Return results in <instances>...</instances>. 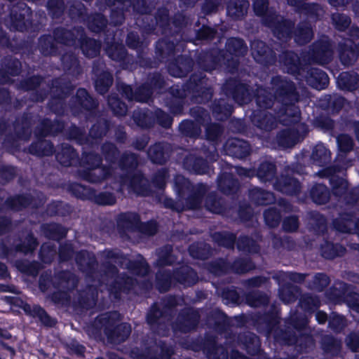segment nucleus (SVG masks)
<instances>
[{
    "instance_id": "nucleus-1",
    "label": "nucleus",
    "mask_w": 359,
    "mask_h": 359,
    "mask_svg": "<svg viewBox=\"0 0 359 359\" xmlns=\"http://www.w3.org/2000/svg\"><path fill=\"white\" fill-rule=\"evenodd\" d=\"M271 92L257 88L254 95L259 109L252 113L251 120L261 130L270 131L278 123L292 128L281 130L276 137L277 144L282 148L293 147L304 139L309 132L308 126L299 122L301 112L297 104L307 97L306 90L300 95L294 83L286 77L277 76L271 81Z\"/></svg>"
},
{
    "instance_id": "nucleus-2",
    "label": "nucleus",
    "mask_w": 359,
    "mask_h": 359,
    "mask_svg": "<svg viewBox=\"0 0 359 359\" xmlns=\"http://www.w3.org/2000/svg\"><path fill=\"white\" fill-rule=\"evenodd\" d=\"M102 152L107 162L110 164V168L100 167L102 158L93 152L83 151L82 158L79 162L82 170L78 171V176L87 182L98 183L101 181L114 178V189L118 192H123L126 188L129 193H134L140 196H148L150 190L148 187V182L140 172L135 169L138 164L137 156L133 153H124L118 163L116 170L119 171L117 178L114 176L111 169L116 164L118 150L116 147L109 142L102 146Z\"/></svg>"
},
{
    "instance_id": "nucleus-3",
    "label": "nucleus",
    "mask_w": 359,
    "mask_h": 359,
    "mask_svg": "<svg viewBox=\"0 0 359 359\" xmlns=\"http://www.w3.org/2000/svg\"><path fill=\"white\" fill-rule=\"evenodd\" d=\"M102 257L104 259V273L102 275L101 280H99L100 291L102 292L104 285L109 297L115 300L121 299V293L128 294L130 290L137 292V287H140L137 280L128 276H118L114 264L128 269L132 274L144 276L149 272V266L144 257L138 255L135 260L132 261L117 250H104Z\"/></svg>"
},
{
    "instance_id": "nucleus-4",
    "label": "nucleus",
    "mask_w": 359,
    "mask_h": 359,
    "mask_svg": "<svg viewBox=\"0 0 359 359\" xmlns=\"http://www.w3.org/2000/svg\"><path fill=\"white\" fill-rule=\"evenodd\" d=\"M39 49L43 55L56 54L59 48L63 46H78L83 55L88 57H94L100 53L101 43L100 41L88 39L81 27L74 28L67 31L63 28H57L54 31L53 38L50 35H44L40 38Z\"/></svg>"
},
{
    "instance_id": "nucleus-5",
    "label": "nucleus",
    "mask_w": 359,
    "mask_h": 359,
    "mask_svg": "<svg viewBox=\"0 0 359 359\" xmlns=\"http://www.w3.org/2000/svg\"><path fill=\"white\" fill-rule=\"evenodd\" d=\"M147 0H105L106 4L111 8V22L114 25L121 24L124 20V12H130V9L133 12L140 14L136 20V25L142 27L146 32H149L156 29V26H159L162 29L163 34H167L168 29H171L168 18V11L166 8H162L158 10L156 18L155 25L151 24H145L144 20H148L150 16L147 14L151 11L147 6Z\"/></svg>"
},
{
    "instance_id": "nucleus-6",
    "label": "nucleus",
    "mask_w": 359,
    "mask_h": 359,
    "mask_svg": "<svg viewBox=\"0 0 359 359\" xmlns=\"http://www.w3.org/2000/svg\"><path fill=\"white\" fill-rule=\"evenodd\" d=\"M174 189L177 196V201L165 198L163 201L165 207L180 212L186 209H198L201 206L203 198L208 191L204 184H192L182 175L175 177Z\"/></svg>"
},
{
    "instance_id": "nucleus-7",
    "label": "nucleus",
    "mask_w": 359,
    "mask_h": 359,
    "mask_svg": "<svg viewBox=\"0 0 359 359\" xmlns=\"http://www.w3.org/2000/svg\"><path fill=\"white\" fill-rule=\"evenodd\" d=\"M205 76L194 74L190 78L189 82L184 86L175 85L170 88L169 93L172 95V101L166 105L174 114H182L183 110V98L192 93L196 102H205L211 99L212 89L208 86Z\"/></svg>"
},
{
    "instance_id": "nucleus-8",
    "label": "nucleus",
    "mask_w": 359,
    "mask_h": 359,
    "mask_svg": "<svg viewBox=\"0 0 359 359\" xmlns=\"http://www.w3.org/2000/svg\"><path fill=\"white\" fill-rule=\"evenodd\" d=\"M279 62L287 73L294 75L297 80L305 81L313 88L322 90L329 83L328 76L325 72L309 65L302 66L300 57L293 52H283L279 57Z\"/></svg>"
},
{
    "instance_id": "nucleus-9",
    "label": "nucleus",
    "mask_w": 359,
    "mask_h": 359,
    "mask_svg": "<svg viewBox=\"0 0 359 359\" xmlns=\"http://www.w3.org/2000/svg\"><path fill=\"white\" fill-rule=\"evenodd\" d=\"M226 49L228 54L222 55V58L214 57L212 53H205L201 55L198 64L201 69L206 72H211L219 67L224 66V69L233 73L237 70L239 56L244 55L248 51V47L243 40L238 38H231L227 40Z\"/></svg>"
},
{
    "instance_id": "nucleus-10",
    "label": "nucleus",
    "mask_w": 359,
    "mask_h": 359,
    "mask_svg": "<svg viewBox=\"0 0 359 359\" xmlns=\"http://www.w3.org/2000/svg\"><path fill=\"white\" fill-rule=\"evenodd\" d=\"M230 170V172H222L217 180L218 188L225 194H233L238 189V182L233 178L232 170L241 177H252L256 175L263 182L271 181L276 173L275 164L268 161L262 162L256 172L254 170L242 167H231Z\"/></svg>"
},
{
    "instance_id": "nucleus-11",
    "label": "nucleus",
    "mask_w": 359,
    "mask_h": 359,
    "mask_svg": "<svg viewBox=\"0 0 359 359\" xmlns=\"http://www.w3.org/2000/svg\"><path fill=\"white\" fill-rule=\"evenodd\" d=\"M268 0H255L253 8L255 14L262 17L263 24L271 29L273 35L280 41H287L291 39L294 22L285 20L268 7Z\"/></svg>"
},
{
    "instance_id": "nucleus-12",
    "label": "nucleus",
    "mask_w": 359,
    "mask_h": 359,
    "mask_svg": "<svg viewBox=\"0 0 359 359\" xmlns=\"http://www.w3.org/2000/svg\"><path fill=\"white\" fill-rule=\"evenodd\" d=\"M184 302V299L180 297H165L160 305L154 304L147 316V323L151 326L154 332L159 335H167L168 325L170 320L173 309Z\"/></svg>"
},
{
    "instance_id": "nucleus-13",
    "label": "nucleus",
    "mask_w": 359,
    "mask_h": 359,
    "mask_svg": "<svg viewBox=\"0 0 359 359\" xmlns=\"http://www.w3.org/2000/svg\"><path fill=\"white\" fill-rule=\"evenodd\" d=\"M120 320V314L116 312H109L99 316L95 320V326L104 330L109 340L113 343L124 341L130 334L131 327L128 323H121L114 327Z\"/></svg>"
},
{
    "instance_id": "nucleus-14",
    "label": "nucleus",
    "mask_w": 359,
    "mask_h": 359,
    "mask_svg": "<svg viewBox=\"0 0 359 359\" xmlns=\"http://www.w3.org/2000/svg\"><path fill=\"white\" fill-rule=\"evenodd\" d=\"M64 128V123L59 121L51 122L48 119L43 120L35 130V135L38 138V141L30 146L29 153L37 156L52 155L53 145L49 141L40 139L49 135H55L62 131Z\"/></svg>"
},
{
    "instance_id": "nucleus-15",
    "label": "nucleus",
    "mask_w": 359,
    "mask_h": 359,
    "mask_svg": "<svg viewBox=\"0 0 359 359\" xmlns=\"http://www.w3.org/2000/svg\"><path fill=\"white\" fill-rule=\"evenodd\" d=\"M165 85L163 77L156 74L150 79V84H144L137 89L134 93L130 86L118 83L117 90L129 101H137L140 102H147L154 91L161 93Z\"/></svg>"
},
{
    "instance_id": "nucleus-16",
    "label": "nucleus",
    "mask_w": 359,
    "mask_h": 359,
    "mask_svg": "<svg viewBox=\"0 0 359 359\" xmlns=\"http://www.w3.org/2000/svg\"><path fill=\"white\" fill-rule=\"evenodd\" d=\"M174 280L184 286H191L197 283L198 278L196 273L187 265L182 266L172 274L166 271H159L156 273V285L158 290H168Z\"/></svg>"
},
{
    "instance_id": "nucleus-17",
    "label": "nucleus",
    "mask_w": 359,
    "mask_h": 359,
    "mask_svg": "<svg viewBox=\"0 0 359 359\" xmlns=\"http://www.w3.org/2000/svg\"><path fill=\"white\" fill-rule=\"evenodd\" d=\"M108 129L109 123L106 120H100L90 128L88 137H84L83 131L75 126L69 128L67 135L69 139L75 140L79 144L83 145V149H93L106 135Z\"/></svg>"
},
{
    "instance_id": "nucleus-18",
    "label": "nucleus",
    "mask_w": 359,
    "mask_h": 359,
    "mask_svg": "<svg viewBox=\"0 0 359 359\" xmlns=\"http://www.w3.org/2000/svg\"><path fill=\"white\" fill-rule=\"evenodd\" d=\"M55 278L58 280V283L55 287L58 290L50 295L51 300L54 304L62 306L70 305L72 302L69 290L77 285L76 276L70 271H62L58 273Z\"/></svg>"
},
{
    "instance_id": "nucleus-19",
    "label": "nucleus",
    "mask_w": 359,
    "mask_h": 359,
    "mask_svg": "<svg viewBox=\"0 0 359 359\" xmlns=\"http://www.w3.org/2000/svg\"><path fill=\"white\" fill-rule=\"evenodd\" d=\"M118 227L123 231L138 230L147 235H154L157 231V224L155 221L141 223L140 217L134 212L120 214L117 218Z\"/></svg>"
},
{
    "instance_id": "nucleus-20",
    "label": "nucleus",
    "mask_w": 359,
    "mask_h": 359,
    "mask_svg": "<svg viewBox=\"0 0 359 359\" xmlns=\"http://www.w3.org/2000/svg\"><path fill=\"white\" fill-rule=\"evenodd\" d=\"M85 8L80 2H76L69 11V17L74 20L83 21L93 32H100L106 27L107 19L100 13H95L86 18Z\"/></svg>"
},
{
    "instance_id": "nucleus-21",
    "label": "nucleus",
    "mask_w": 359,
    "mask_h": 359,
    "mask_svg": "<svg viewBox=\"0 0 359 359\" xmlns=\"http://www.w3.org/2000/svg\"><path fill=\"white\" fill-rule=\"evenodd\" d=\"M203 313L202 310H196L193 308L183 309L171 325L175 337H177L178 332L187 333L195 330Z\"/></svg>"
},
{
    "instance_id": "nucleus-22",
    "label": "nucleus",
    "mask_w": 359,
    "mask_h": 359,
    "mask_svg": "<svg viewBox=\"0 0 359 359\" xmlns=\"http://www.w3.org/2000/svg\"><path fill=\"white\" fill-rule=\"evenodd\" d=\"M155 118L158 123L164 128H169L172 123V118L161 109H157L154 114L149 110H137L133 115L136 125L142 128H148L154 124Z\"/></svg>"
},
{
    "instance_id": "nucleus-23",
    "label": "nucleus",
    "mask_w": 359,
    "mask_h": 359,
    "mask_svg": "<svg viewBox=\"0 0 359 359\" xmlns=\"http://www.w3.org/2000/svg\"><path fill=\"white\" fill-rule=\"evenodd\" d=\"M190 114L195 118V121L184 120L181 122L179 128L184 136L197 137L201 132V126L210 119V115L206 110L201 107L191 109Z\"/></svg>"
},
{
    "instance_id": "nucleus-24",
    "label": "nucleus",
    "mask_w": 359,
    "mask_h": 359,
    "mask_svg": "<svg viewBox=\"0 0 359 359\" xmlns=\"http://www.w3.org/2000/svg\"><path fill=\"white\" fill-rule=\"evenodd\" d=\"M332 44L327 36H323L311 46L308 54L302 56V58L304 60H307L310 62L323 65L327 64L332 60Z\"/></svg>"
},
{
    "instance_id": "nucleus-25",
    "label": "nucleus",
    "mask_w": 359,
    "mask_h": 359,
    "mask_svg": "<svg viewBox=\"0 0 359 359\" xmlns=\"http://www.w3.org/2000/svg\"><path fill=\"white\" fill-rule=\"evenodd\" d=\"M63 79H57L53 81L52 87L50 88L51 100L49 102L50 108L55 114H61L64 111V99L73 90L74 86L69 82H64Z\"/></svg>"
},
{
    "instance_id": "nucleus-26",
    "label": "nucleus",
    "mask_w": 359,
    "mask_h": 359,
    "mask_svg": "<svg viewBox=\"0 0 359 359\" xmlns=\"http://www.w3.org/2000/svg\"><path fill=\"white\" fill-rule=\"evenodd\" d=\"M208 271L216 276L232 271L236 273H244L255 268L254 264L248 259H240L236 260L229 266L225 260L219 259L207 264Z\"/></svg>"
},
{
    "instance_id": "nucleus-27",
    "label": "nucleus",
    "mask_w": 359,
    "mask_h": 359,
    "mask_svg": "<svg viewBox=\"0 0 359 359\" xmlns=\"http://www.w3.org/2000/svg\"><path fill=\"white\" fill-rule=\"evenodd\" d=\"M222 90L227 97H231L241 105L250 102L252 97V93L247 85L235 79H228L223 85Z\"/></svg>"
},
{
    "instance_id": "nucleus-28",
    "label": "nucleus",
    "mask_w": 359,
    "mask_h": 359,
    "mask_svg": "<svg viewBox=\"0 0 359 359\" xmlns=\"http://www.w3.org/2000/svg\"><path fill=\"white\" fill-rule=\"evenodd\" d=\"M32 14L31 9L24 3L18 2L11 8L10 16L5 20V25L11 30L23 32L28 29L29 20L25 15Z\"/></svg>"
},
{
    "instance_id": "nucleus-29",
    "label": "nucleus",
    "mask_w": 359,
    "mask_h": 359,
    "mask_svg": "<svg viewBox=\"0 0 359 359\" xmlns=\"http://www.w3.org/2000/svg\"><path fill=\"white\" fill-rule=\"evenodd\" d=\"M350 36L351 39H344L343 43H339V54L341 63L344 66H349L359 56V44L353 47V40L359 39V28L351 27L350 29Z\"/></svg>"
},
{
    "instance_id": "nucleus-30",
    "label": "nucleus",
    "mask_w": 359,
    "mask_h": 359,
    "mask_svg": "<svg viewBox=\"0 0 359 359\" xmlns=\"http://www.w3.org/2000/svg\"><path fill=\"white\" fill-rule=\"evenodd\" d=\"M97 107V102L88 95V92L83 88H79L77 90L76 95L73 98L71 109L73 113L79 114V112L83 113L87 119L93 113V110Z\"/></svg>"
},
{
    "instance_id": "nucleus-31",
    "label": "nucleus",
    "mask_w": 359,
    "mask_h": 359,
    "mask_svg": "<svg viewBox=\"0 0 359 359\" xmlns=\"http://www.w3.org/2000/svg\"><path fill=\"white\" fill-rule=\"evenodd\" d=\"M180 344L183 348L192 349L194 351H198L200 349H202L208 359L228 358V351L226 348L223 346H217L215 338L208 339L202 347H198L195 344H188L184 342H180Z\"/></svg>"
},
{
    "instance_id": "nucleus-32",
    "label": "nucleus",
    "mask_w": 359,
    "mask_h": 359,
    "mask_svg": "<svg viewBox=\"0 0 359 359\" xmlns=\"http://www.w3.org/2000/svg\"><path fill=\"white\" fill-rule=\"evenodd\" d=\"M305 1L287 0V4L294 7L301 17L306 18L310 22L318 20L325 13L323 8L317 4H306Z\"/></svg>"
},
{
    "instance_id": "nucleus-33",
    "label": "nucleus",
    "mask_w": 359,
    "mask_h": 359,
    "mask_svg": "<svg viewBox=\"0 0 359 359\" xmlns=\"http://www.w3.org/2000/svg\"><path fill=\"white\" fill-rule=\"evenodd\" d=\"M4 63L6 66V70L0 69V83H7L11 81L9 75L15 76L20 73L21 63L18 60L8 58ZM9 93L5 88H0V104L7 102L9 100Z\"/></svg>"
},
{
    "instance_id": "nucleus-34",
    "label": "nucleus",
    "mask_w": 359,
    "mask_h": 359,
    "mask_svg": "<svg viewBox=\"0 0 359 359\" xmlns=\"http://www.w3.org/2000/svg\"><path fill=\"white\" fill-rule=\"evenodd\" d=\"M46 201L45 196L41 193L36 194V198H32L24 196H18L8 198L4 204L5 208L11 210H20L23 208L31 206L38 208L43 205Z\"/></svg>"
},
{
    "instance_id": "nucleus-35",
    "label": "nucleus",
    "mask_w": 359,
    "mask_h": 359,
    "mask_svg": "<svg viewBox=\"0 0 359 359\" xmlns=\"http://www.w3.org/2000/svg\"><path fill=\"white\" fill-rule=\"evenodd\" d=\"M174 348L167 346L161 341H151L142 355L141 359H172Z\"/></svg>"
},
{
    "instance_id": "nucleus-36",
    "label": "nucleus",
    "mask_w": 359,
    "mask_h": 359,
    "mask_svg": "<svg viewBox=\"0 0 359 359\" xmlns=\"http://www.w3.org/2000/svg\"><path fill=\"white\" fill-rule=\"evenodd\" d=\"M252 55L255 60L264 65H270L276 61V53L266 44L259 40H254L250 44Z\"/></svg>"
},
{
    "instance_id": "nucleus-37",
    "label": "nucleus",
    "mask_w": 359,
    "mask_h": 359,
    "mask_svg": "<svg viewBox=\"0 0 359 359\" xmlns=\"http://www.w3.org/2000/svg\"><path fill=\"white\" fill-rule=\"evenodd\" d=\"M222 133L223 128L219 123H212L206 126V139L212 142V145L211 149H208V150L203 149V153L206 158L211 161H215L217 159L218 154L215 146L219 140Z\"/></svg>"
},
{
    "instance_id": "nucleus-38",
    "label": "nucleus",
    "mask_w": 359,
    "mask_h": 359,
    "mask_svg": "<svg viewBox=\"0 0 359 359\" xmlns=\"http://www.w3.org/2000/svg\"><path fill=\"white\" fill-rule=\"evenodd\" d=\"M106 43L105 51L111 60L121 62V65L123 69H133L132 64H130L132 57L128 55L126 48L122 43L114 41L110 44L108 39H106Z\"/></svg>"
},
{
    "instance_id": "nucleus-39",
    "label": "nucleus",
    "mask_w": 359,
    "mask_h": 359,
    "mask_svg": "<svg viewBox=\"0 0 359 359\" xmlns=\"http://www.w3.org/2000/svg\"><path fill=\"white\" fill-rule=\"evenodd\" d=\"M104 63L95 62L93 64V72L97 76L95 81V87L97 93L104 94L107 93L113 83V77L111 73L104 71Z\"/></svg>"
},
{
    "instance_id": "nucleus-40",
    "label": "nucleus",
    "mask_w": 359,
    "mask_h": 359,
    "mask_svg": "<svg viewBox=\"0 0 359 359\" xmlns=\"http://www.w3.org/2000/svg\"><path fill=\"white\" fill-rule=\"evenodd\" d=\"M224 151L229 156L243 158L250 154V147L246 141L231 138L224 144Z\"/></svg>"
},
{
    "instance_id": "nucleus-41",
    "label": "nucleus",
    "mask_w": 359,
    "mask_h": 359,
    "mask_svg": "<svg viewBox=\"0 0 359 359\" xmlns=\"http://www.w3.org/2000/svg\"><path fill=\"white\" fill-rule=\"evenodd\" d=\"M183 167L189 172L198 175H210L212 171V169L205 161L203 158H197L194 154H189L184 158Z\"/></svg>"
},
{
    "instance_id": "nucleus-42",
    "label": "nucleus",
    "mask_w": 359,
    "mask_h": 359,
    "mask_svg": "<svg viewBox=\"0 0 359 359\" xmlns=\"http://www.w3.org/2000/svg\"><path fill=\"white\" fill-rule=\"evenodd\" d=\"M276 190L288 195L297 194L301 189L299 180L294 177L282 175L273 184Z\"/></svg>"
},
{
    "instance_id": "nucleus-43",
    "label": "nucleus",
    "mask_w": 359,
    "mask_h": 359,
    "mask_svg": "<svg viewBox=\"0 0 359 359\" xmlns=\"http://www.w3.org/2000/svg\"><path fill=\"white\" fill-rule=\"evenodd\" d=\"M98 298V289L97 285H90L88 286L86 290L79 293L77 300L74 299L72 304L74 306L80 305L83 309H91L96 305Z\"/></svg>"
},
{
    "instance_id": "nucleus-44",
    "label": "nucleus",
    "mask_w": 359,
    "mask_h": 359,
    "mask_svg": "<svg viewBox=\"0 0 359 359\" xmlns=\"http://www.w3.org/2000/svg\"><path fill=\"white\" fill-rule=\"evenodd\" d=\"M193 67V61L189 57L181 55L174 62L168 65L169 74L174 77H182L191 71Z\"/></svg>"
},
{
    "instance_id": "nucleus-45",
    "label": "nucleus",
    "mask_w": 359,
    "mask_h": 359,
    "mask_svg": "<svg viewBox=\"0 0 359 359\" xmlns=\"http://www.w3.org/2000/svg\"><path fill=\"white\" fill-rule=\"evenodd\" d=\"M75 259L79 269L87 273L88 278L94 276L97 262L93 254L82 250L76 255Z\"/></svg>"
},
{
    "instance_id": "nucleus-46",
    "label": "nucleus",
    "mask_w": 359,
    "mask_h": 359,
    "mask_svg": "<svg viewBox=\"0 0 359 359\" xmlns=\"http://www.w3.org/2000/svg\"><path fill=\"white\" fill-rule=\"evenodd\" d=\"M236 344L250 355H255L260 348L259 339L256 334L250 332L239 334Z\"/></svg>"
},
{
    "instance_id": "nucleus-47",
    "label": "nucleus",
    "mask_w": 359,
    "mask_h": 359,
    "mask_svg": "<svg viewBox=\"0 0 359 359\" xmlns=\"http://www.w3.org/2000/svg\"><path fill=\"white\" fill-rule=\"evenodd\" d=\"M334 229L342 233H353L359 230V219L355 221L353 216L342 215L333 222Z\"/></svg>"
},
{
    "instance_id": "nucleus-48",
    "label": "nucleus",
    "mask_w": 359,
    "mask_h": 359,
    "mask_svg": "<svg viewBox=\"0 0 359 359\" xmlns=\"http://www.w3.org/2000/svg\"><path fill=\"white\" fill-rule=\"evenodd\" d=\"M57 161L64 166H72L78 163V154L68 144H62L56 154Z\"/></svg>"
},
{
    "instance_id": "nucleus-49",
    "label": "nucleus",
    "mask_w": 359,
    "mask_h": 359,
    "mask_svg": "<svg viewBox=\"0 0 359 359\" xmlns=\"http://www.w3.org/2000/svg\"><path fill=\"white\" fill-rule=\"evenodd\" d=\"M170 146L166 143H156L149 147L147 154L154 163L163 164L169 156Z\"/></svg>"
},
{
    "instance_id": "nucleus-50",
    "label": "nucleus",
    "mask_w": 359,
    "mask_h": 359,
    "mask_svg": "<svg viewBox=\"0 0 359 359\" xmlns=\"http://www.w3.org/2000/svg\"><path fill=\"white\" fill-rule=\"evenodd\" d=\"M337 83L342 90L354 91L359 87V74L355 72H342L338 76Z\"/></svg>"
},
{
    "instance_id": "nucleus-51",
    "label": "nucleus",
    "mask_w": 359,
    "mask_h": 359,
    "mask_svg": "<svg viewBox=\"0 0 359 359\" xmlns=\"http://www.w3.org/2000/svg\"><path fill=\"white\" fill-rule=\"evenodd\" d=\"M249 2L246 0H231L227 5V15L234 20L243 18L247 13Z\"/></svg>"
},
{
    "instance_id": "nucleus-52",
    "label": "nucleus",
    "mask_w": 359,
    "mask_h": 359,
    "mask_svg": "<svg viewBox=\"0 0 359 359\" xmlns=\"http://www.w3.org/2000/svg\"><path fill=\"white\" fill-rule=\"evenodd\" d=\"M311 159L317 165L324 166L331 161V152L323 143H318L312 151Z\"/></svg>"
},
{
    "instance_id": "nucleus-53",
    "label": "nucleus",
    "mask_w": 359,
    "mask_h": 359,
    "mask_svg": "<svg viewBox=\"0 0 359 359\" xmlns=\"http://www.w3.org/2000/svg\"><path fill=\"white\" fill-rule=\"evenodd\" d=\"M250 200L259 205H266L275 201V196L272 192L265 191L259 188H253L249 191Z\"/></svg>"
},
{
    "instance_id": "nucleus-54",
    "label": "nucleus",
    "mask_w": 359,
    "mask_h": 359,
    "mask_svg": "<svg viewBox=\"0 0 359 359\" xmlns=\"http://www.w3.org/2000/svg\"><path fill=\"white\" fill-rule=\"evenodd\" d=\"M182 44H175L173 41H168L167 39L159 40L156 43V52L164 57L165 56L175 55L177 53L180 51Z\"/></svg>"
},
{
    "instance_id": "nucleus-55",
    "label": "nucleus",
    "mask_w": 359,
    "mask_h": 359,
    "mask_svg": "<svg viewBox=\"0 0 359 359\" xmlns=\"http://www.w3.org/2000/svg\"><path fill=\"white\" fill-rule=\"evenodd\" d=\"M313 32L311 25L307 22H301L294 32L295 41L303 45L309 42L313 38Z\"/></svg>"
},
{
    "instance_id": "nucleus-56",
    "label": "nucleus",
    "mask_w": 359,
    "mask_h": 359,
    "mask_svg": "<svg viewBox=\"0 0 359 359\" xmlns=\"http://www.w3.org/2000/svg\"><path fill=\"white\" fill-rule=\"evenodd\" d=\"M313 201L316 204H324L327 203L330 196L327 187L321 184L314 185L310 192Z\"/></svg>"
},
{
    "instance_id": "nucleus-57",
    "label": "nucleus",
    "mask_w": 359,
    "mask_h": 359,
    "mask_svg": "<svg viewBox=\"0 0 359 359\" xmlns=\"http://www.w3.org/2000/svg\"><path fill=\"white\" fill-rule=\"evenodd\" d=\"M172 248L170 245H165L157 251L158 259L156 265L159 267L171 265L177 260L175 255L172 254Z\"/></svg>"
},
{
    "instance_id": "nucleus-58",
    "label": "nucleus",
    "mask_w": 359,
    "mask_h": 359,
    "mask_svg": "<svg viewBox=\"0 0 359 359\" xmlns=\"http://www.w3.org/2000/svg\"><path fill=\"white\" fill-rule=\"evenodd\" d=\"M320 250L322 256L325 259H334L336 257L342 256L346 249L341 245L325 242L321 245Z\"/></svg>"
},
{
    "instance_id": "nucleus-59",
    "label": "nucleus",
    "mask_w": 359,
    "mask_h": 359,
    "mask_svg": "<svg viewBox=\"0 0 359 359\" xmlns=\"http://www.w3.org/2000/svg\"><path fill=\"white\" fill-rule=\"evenodd\" d=\"M41 229L46 237L53 240H59L67 233V230L57 224H46L41 226Z\"/></svg>"
},
{
    "instance_id": "nucleus-60",
    "label": "nucleus",
    "mask_w": 359,
    "mask_h": 359,
    "mask_svg": "<svg viewBox=\"0 0 359 359\" xmlns=\"http://www.w3.org/2000/svg\"><path fill=\"white\" fill-rule=\"evenodd\" d=\"M189 252L193 258L200 259H207L212 253L210 245L204 243L192 244L189 248Z\"/></svg>"
},
{
    "instance_id": "nucleus-61",
    "label": "nucleus",
    "mask_w": 359,
    "mask_h": 359,
    "mask_svg": "<svg viewBox=\"0 0 359 359\" xmlns=\"http://www.w3.org/2000/svg\"><path fill=\"white\" fill-rule=\"evenodd\" d=\"M212 240L219 246L233 248L236 235L229 232H216L212 235Z\"/></svg>"
},
{
    "instance_id": "nucleus-62",
    "label": "nucleus",
    "mask_w": 359,
    "mask_h": 359,
    "mask_svg": "<svg viewBox=\"0 0 359 359\" xmlns=\"http://www.w3.org/2000/svg\"><path fill=\"white\" fill-rule=\"evenodd\" d=\"M246 303L252 307L264 306L269 302V297L266 294L259 291H252L245 296Z\"/></svg>"
},
{
    "instance_id": "nucleus-63",
    "label": "nucleus",
    "mask_w": 359,
    "mask_h": 359,
    "mask_svg": "<svg viewBox=\"0 0 359 359\" xmlns=\"http://www.w3.org/2000/svg\"><path fill=\"white\" fill-rule=\"evenodd\" d=\"M61 61L66 71H69L72 74L79 72L80 67L79 62L74 53L68 52L62 54Z\"/></svg>"
},
{
    "instance_id": "nucleus-64",
    "label": "nucleus",
    "mask_w": 359,
    "mask_h": 359,
    "mask_svg": "<svg viewBox=\"0 0 359 359\" xmlns=\"http://www.w3.org/2000/svg\"><path fill=\"white\" fill-rule=\"evenodd\" d=\"M206 209L216 214H224L225 208L221 198H217L215 194H210L205 200Z\"/></svg>"
}]
</instances>
